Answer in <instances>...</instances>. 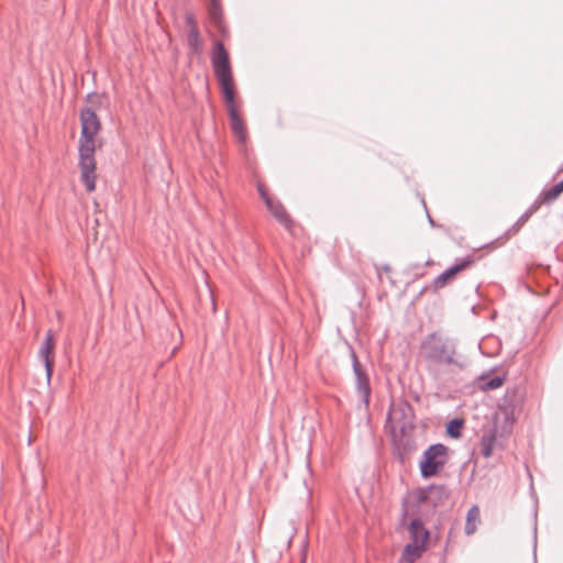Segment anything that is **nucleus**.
Returning a JSON list of instances; mask_svg holds the SVG:
<instances>
[{"label": "nucleus", "instance_id": "1", "mask_svg": "<svg viewBox=\"0 0 563 563\" xmlns=\"http://www.w3.org/2000/svg\"><path fill=\"white\" fill-rule=\"evenodd\" d=\"M427 369L435 377L443 371L462 369L464 362L454 339L440 332L428 334L420 344Z\"/></svg>", "mask_w": 563, "mask_h": 563}, {"label": "nucleus", "instance_id": "2", "mask_svg": "<svg viewBox=\"0 0 563 563\" xmlns=\"http://www.w3.org/2000/svg\"><path fill=\"white\" fill-rule=\"evenodd\" d=\"M81 132L79 139V162L80 179L88 192L96 189V161H95V137L100 130V121L92 108L86 107L80 111Z\"/></svg>", "mask_w": 563, "mask_h": 563}, {"label": "nucleus", "instance_id": "3", "mask_svg": "<svg viewBox=\"0 0 563 563\" xmlns=\"http://www.w3.org/2000/svg\"><path fill=\"white\" fill-rule=\"evenodd\" d=\"M415 412L411 405L400 400L390 405L387 412L385 429L389 433L411 431L415 428Z\"/></svg>", "mask_w": 563, "mask_h": 563}, {"label": "nucleus", "instance_id": "4", "mask_svg": "<svg viewBox=\"0 0 563 563\" xmlns=\"http://www.w3.org/2000/svg\"><path fill=\"white\" fill-rule=\"evenodd\" d=\"M449 461V449L442 443L428 446L419 462L420 475L428 479L435 476Z\"/></svg>", "mask_w": 563, "mask_h": 563}, {"label": "nucleus", "instance_id": "5", "mask_svg": "<svg viewBox=\"0 0 563 563\" xmlns=\"http://www.w3.org/2000/svg\"><path fill=\"white\" fill-rule=\"evenodd\" d=\"M350 357H351L353 374H354V378H355L356 393H357L361 401L365 406H368L371 393H372L368 374L363 368L355 351L352 347H350Z\"/></svg>", "mask_w": 563, "mask_h": 563}, {"label": "nucleus", "instance_id": "6", "mask_svg": "<svg viewBox=\"0 0 563 563\" xmlns=\"http://www.w3.org/2000/svg\"><path fill=\"white\" fill-rule=\"evenodd\" d=\"M523 401V390L520 386L507 388L498 407L508 421H515L518 412L521 410Z\"/></svg>", "mask_w": 563, "mask_h": 563}, {"label": "nucleus", "instance_id": "7", "mask_svg": "<svg viewBox=\"0 0 563 563\" xmlns=\"http://www.w3.org/2000/svg\"><path fill=\"white\" fill-rule=\"evenodd\" d=\"M393 442L394 455L405 463L410 455L417 451L416 439L410 434V431H399L390 433Z\"/></svg>", "mask_w": 563, "mask_h": 563}, {"label": "nucleus", "instance_id": "8", "mask_svg": "<svg viewBox=\"0 0 563 563\" xmlns=\"http://www.w3.org/2000/svg\"><path fill=\"white\" fill-rule=\"evenodd\" d=\"M474 263V260L471 256H466L464 258H457L455 263L448 267L443 273L437 276L430 286H426L422 290H428L429 288L437 291L448 285V283L460 272L470 267Z\"/></svg>", "mask_w": 563, "mask_h": 563}, {"label": "nucleus", "instance_id": "9", "mask_svg": "<svg viewBox=\"0 0 563 563\" xmlns=\"http://www.w3.org/2000/svg\"><path fill=\"white\" fill-rule=\"evenodd\" d=\"M211 65L217 78L232 75L229 53L227 52L224 44L220 41L216 42L214 44L211 54Z\"/></svg>", "mask_w": 563, "mask_h": 563}, {"label": "nucleus", "instance_id": "10", "mask_svg": "<svg viewBox=\"0 0 563 563\" xmlns=\"http://www.w3.org/2000/svg\"><path fill=\"white\" fill-rule=\"evenodd\" d=\"M408 531L410 534V542L416 543L417 545L426 547L427 541L429 540L430 533L429 530L424 528V525L420 518H415L410 521Z\"/></svg>", "mask_w": 563, "mask_h": 563}, {"label": "nucleus", "instance_id": "11", "mask_svg": "<svg viewBox=\"0 0 563 563\" xmlns=\"http://www.w3.org/2000/svg\"><path fill=\"white\" fill-rule=\"evenodd\" d=\"M266 207L280 224H283L287 229L291 227L292 221L288 216L286 209L279 201H267Z\"/></svg>", "mask_w": 563, "mask_h": 563}, {"label": "nucleus", "instance_id": "12", "mask_svg": "<svg viewBox=\"0 0 563 563\" xmlns=\"http://www.w3.org/2000/svg\"><path fill=\"white\" fill-rule=\"evenodd\" d=\"M221 85V90L225 100V103L228 106V110L231 109L232 106H235L234 98V86H233V76H222L217 78Z\"/></svg>", "mask_w": 563, "mask_h": 563}, {"label": "nucleus", "instance_id": "13", "mask_svg": "<svg viewBox=\"0 0 563 563\" xmlns=\"http://www.w3.org/2000/svg\"><path fill=\"white\" fill-rule=\"evenodd\" d=\"M228 112H229L232 132L239 137V140L241 142H244L246 139L245 128H244V123L238 112L236 107L232 106L231 109L228 110Z\"/></svg>", "mask_w": 563, "mask_h": 563}, {"label": "nucleus", "instance_id": "14", "mask_svg": "<svg viewBox=\"0 0 563 563\" xmlns=\"http://www.w3.org/2000/svg\"><path fill=\"white\" fill-rule=\"evenodd\" d=\"M55 342H54V335L51 330H48L45 334L44 341L42 342V345L38 351V356L41 361H47V360H54L53 358V351H54Z\"/></svg>", "mask_w": 563, "mask_h": 563}, {"label": "nucleus", "instance_id": "15", "mask_svg": "<svg viewBox=\"0 0 563 563\" xmlns=\"http://www.w3.org/2000/svg\"><path fill=\"white\" fill-rule=\"evenodd\" d=\"M424 551L426 547L409 542L405 545L402 556L406 562L413 563L421 558Z\"/></svg>", "mask_w": 563, "mask_h": 563}, {"label": "nucleus", "instance_id": "16", "mask_svg": "<svg viewBox=\"0 0 563 563\" xmlns=\"http://www.w3.org/2000/svg\"><path fill=\"white\" fill-rule=\"evenodd\" d=\"M210 1V5H209V18L211 20V22L217 26L219 27L220 30L222 29V22H223V16H222V8H221V0H209Z\"/></svg>", "mask_w": 563, "mask_h": 563}, {"label": "nucleus", "instance_id": "17", "mask_svg": "<svg viewBox=\"0 0 563 563\" xmlns=\"http://www.w3.org/2000/svg\"><path fill=\"white\" fill-rule=\"evenodd\" d=\"M187 44L191 53H200L202 49V41L198 27L189 29L187 32Z\"/></svg>", "mask_w": 563, "mask_h": 563}, {"label": "nucleus", "instance_id": "18", "mask_svg": "<svg viewBox=\"0 0 563 563\" xmlns=\"http://www.w3.org/2000/svg\"><path fill=\"white\" fill-rule=\"evenodd\" d=\"M479 518V509L477 506H473L468 509L466 515V522L464 531L467 536L473 534L476 530V520Z\"/></svg>", "mask_w": 563, "mask_h": 563}, {"label": "nucleus", "instance_id": "19", "mask_svg": "<svg viewBox=\"0 0 563 563\" xmlns=\"http://www.w3.org/2000/svg\"><path fill=\"white\" fill-rule=\"evenodd\" d=\"M481 382H482V389L483 390H494V389H497L499 388L504 382H505V376H495V377H489L487 374H483L481 377H479Z\"/></svg>", "mask_w": 563, "mask_h": 563}, {"label": "nucleus", "instance_id": "20", "mask_svg": "<svg viewBox=\"0 0 563 563\" xmlns=\"http://www.w3.org/2000/svg\"><path fill=\"white\" fill-rule=\"evenodd\" d=\"M463 420L455 418L446 423L445 432L446 435L452 439H459L462 434Z\"/></svg>", "mask_w": 563, "mask_h": 563}, {"label": "nucleus", "instance_id": "21", "mask_svg": "<svg viewBox=\"0 0 563 563\" xmlns=\"http://www.w3.org/2000/svg\"><path fill=\"white\" fill-rule=\"evenodd\" d=\"M496 438L494 434H484L482 437V454L489 457L493 454Z\"/></svg>", "mask_w": 563, "mask_h": 563}, {"label": "nucleus", "instance_id": "22", "mask_svg": "<svg viewBox=\"0 0 563 563\" xmlns=\"http://www.w3.org/2000/svg\"><path fill=\"white\" fill-rule=\"evenodd\" d=\"M540 195L542 196V199L545 200V205L552 203L560 197V194L554 186L548 189H543Z\"/></svg>", "mask_w": 563, "mask_h": 563}, {"label": "nucleus", "instance_id": "23", "mask_svg": "<svg viewBox=\"0 0 563 563\" xmlns=\"http://www.w3.org/2000/svg\"><path fill=\"white\" fill-rule=\"evenodd\" d=\"M541 205H545V200H543L542 196L539 195L532 205L527 209V211L532 216L541 207Z\"/></svg>", "mask_w": 563, "mask_h": 563}, {"label": "nucleus", "instance_id": "24", "mask_svg": "<svg viewBox=\"0 0 563 563\" xmlns=\"http://www.w3.org/2000/svg\"><path fill=\"white\" fill-rule=\"evenodd\" d=\"M45 367L47 383L49 384L53 375L54 360L42 361Z\"/></svg>", "mask_w": 563, "mask_h": 563}, {"label": "nucleus", "instance_id": "25", "mask_svg": "<svg viewBox=\"0 0 563 563\" xmlns=\"http://www.w3.org/2000/svg\"><path fill=\"white\" fill-rule=\"evenodd\" d=\"M258 192H260V196L262 197V199L264 200L266 206H267V201H273L274 200L273 198L269 197L267 191L262 186H258Z\"/></svg>", "mask_w": 563, "mask_h": 563}, {"label": "nucleus", "instance_id": "26", "mask_svg": "<svg viewBox=\"0 0 563 563\" xmlns=\"http://www.w3.org/2000/svg\"><path fill=\"white\" fill-rule=\"evenodd\" d=\"M530 217H531V214H530L528 211H526L523 214H521V217L518 219V221L516 222V224H515V225H517V227L522 225L525 222H527V221H528V219H529ZM519 229H520V228H516V230H519Z\"/></svg>", "mask_w": 563, "mask_h": 563}, {"label": "nucleus", "instance_id": "27", "mask_svg": "<svg viewBox=\"0 0 563 563\" xmlns=\"http://www.w3.org/2000/svg\"><path fill=\"white\" fill-rule=\"evenodd\" d=\"M185 20H186V24L189 29L198 27L192 14H187Z\"/></svg>", "mask_w": 563, "mask_h": 563}, {"label": "nucleus", "instance_id": "28", "mask_svg": "<svg viewBox=\"0 0 563 563\" xmlns=\"http://www.w3.org/2000/svg\"><path fill=\"white\" fill-rule=\"evenodd\" d=\"M97 99H99V96L96 92L87 95V101L90 103H96Z\"/></svg>", "mask_w": 563, "mask_h": 563}, {"label": "nucleus", "instance_id": "29", "mask_svg": "<svg viewBox=\"0 0 563 563\" xmlns=\"http://www.w3.org/2000/svg\"><path fill=\"white\" fill-rule=\"evenodd\" d=\"M429 490H433V489H438L440 490L441 493H443L445 490V487L443 485H440V486H435V485H430L428 487Z\"/></svg>", "mask_w": 563, "mask_h": 563}, {"label": "nucleus", "instance_id": "30", "mask_svg": "<svg viewBox=\"0 0 563 563\" xmlns=\"http://www.w3.org/2000/svg\"><path fill=\"white\" fill-rule=\"evenodd\" d=\"M554 187L556 188L558 192L561 195L563 192V179L558 183L556 185H554Z\"/></svg>", "mask_w": 563, "mask_h": 563}, {"label": "nucleus", "instance_id": "31", "mask_svg": "<svg viewBox=\"0 0 563 563\" xmlns=\"http://www.w3.org/2000/svg\"><path fill=\"white\" fill-rule=\"evenodd\" d=\"M554 187L556 188L558 192L561 195L563 192V179L558 183L556 185H554Z\"/></svg>", "mask_w": 563, "mask_h": 563}, {"label": "nucleus", "instance_id": "32", "mask_svg": "<svg viewBox=\"0 0 563 563\" xmlns=\"http://www.w3.org/2000/svg\"><path fill=\"white\" fill-rule=\"evenodd\" d=\"M426 499H427L426 492H421V493H420V496H419V500H420V501H424Z\"/></svg>", "mask_w": 563, "mask_h": 563}, {"label": "nucleus", "instance_id": "33", "mask_svg": "<svg viewBox=\"0 0 563 563\" xmlns=\"http://www.w3.org/2000/svg\"><path fill=\"white\" fill-rule=\"evenodd\" d=\"M428 220H429V223H430L431 225H434V221H433V219H432L429 214H428Z\"/></svg>", "mask_w": 563, "mask_h": 563}, {"label": "nucleus", "instance_id": "34", "mask_svg": "<svg viewBox=\"0 0 563 563\" xmlns=\"http://www.w3.org/2000/svg\"><path fill=\"white\" fill-rule=\"evenodd\" d=\"M406 516H407V509H406V507L404 506V508H402V518H406Z\"/></svg>", "mask_w": 563, "mask_h": 563}]
</instances>
